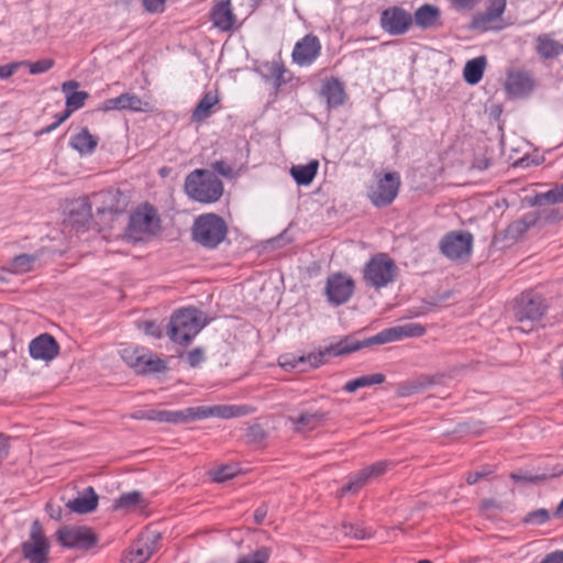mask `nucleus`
Wrapping results in <instances>:
<instances>
[{
  "label": "nucleus",
  "instance_id": "nucleus-1",
  "mask_svg": "<svg viewBox=\"0 0 563 563\" xmlns=\"http://www.w3.org/2000/svg\"><path fill=\"white\" fill-rule=\"evenodd\" d=\"M426 331V328L420 323H407L385 329L363 341L349 335L341 339L339 342L327 346L325 349L329 356H341L374 344H385L399 341L404 338H419L422 336Z\"/></svg>",
  "mask_w": 563,
  "mask_h": 563
},
{
  "label": "nucleus",
  "instance_id": "nucleus-2",
  "mask_svg": "<svg viewBox=\"0 0 563 563\" xmlns=\"http://www.w3.org/2000/svg\"><path fill=\"white\" fill-rule=\"evenodd\" d=\"M184 188L189 198L201 203L216 202L223 194L222 181L208 169H195L189 173Z\"/></svg>",
  "mask_w": 563,
  "mask_h": 563
},
{
  "label": "nucleus",
  "instance_id": "nucleus-3",
  "mask_svg": "<svg viewBox=\"0 0 563 563\" xmlns=\"http://www.w3.org/2000/svg\"><path fill=\"white\" fill-rule=\"evenodd\" d=\"M207 320L203 313L192 307L179 309L169 320L168 335L178 344H188L205 327Z\"/></svg>",
  "mask_w": 563,
  "mask_h": 563
},
{
  "label": "nucleus",
  "instance_id": "nucleus-4",
  "mask_svg": "<svg viewBox=\"0 0 563 563\" xmlns=\"http://www.w3.org/2000/svg\"><path fill=\"white\" fill-rule=\"evenodd\" d=\"M399 275L396 262L387 253L373 255L362 269L365 285L375 290L386 288L394 284Z\"/></svg>",
  "mask_w": 563,
  "mask_h": 563
},
{
  "label": "nucleus",
  "instance_id": "nucleus-5",
  "mask_svg": "<svg viewBox=\"0 0 563 563\" xmlns=\"http://www.w3.org/2000/svg\"><path fill=\"white\" fill-rule=\"evenodd\" d=\"M228 234L225 221L216 213L199 216L191 228L192 240L203 247L216 249Z\"/></svg>",
  "mask_w": 563,
  "mask_h": 563
},
{
  "label": "nucleus",
  "instance_id": "nucleus-6",
  "mask_svg": "<svg viewBox=\"0 0 563 563\" xmlns=\"http://www.w3.org/2000/svg\"><path fill=\"white\" fill-rule=\"evenodd\" d=\"M548 306L539 294L533 291L522 292L514 306V316L520 323L516 329L529 333L533 330L534 322L539 321L545 313Z\"/></svg>",
  "mask_w": 563,
  "mask_h": 563
},
{
  "label": "nucleus",
  "instance_id": "nucleus-7",
  "mask_svg": "<svg viewBox=\"0 0 563 563\" xmlns=\"http://www.w3.org/2000/svg\"><path fill=\"white\" fill-rule=\"evenodd\" d=\"M400 185L401 179L397 172H376L374 181L367 189V197L377 208L390 206L398 196Z\"/></svg>",
  "mask_w": 563,
  "mask_h": 563
},
{
  "label": "nucleus",
  "instance_id": "nucleus-8",
  "mask_svg": "<svg viewBox=\"0 0 563 563\" xmlns=\"http://www.w3.org/2000/svg\"><path fill=\"white\" fill-rule=\"evenodd\" d=\"M122 360L136 373H159L166 369L163 360L154 356L148 350L139 346L126 345L120 351Z\"/></svg>",
  "mask_w": 563,
  "mask_h": 563
},
{
  "label": "nucleus",
  "instance_id": "nucleus-9",
  "mask_svg": "<svg viewBox=\"0 0 563 563\" xmlns=\"http://www.w3.org/2000/svg\"><path fill=\"white\" fill-rule=\"evenodd\" d=\"M90 200L95 207L97 216H114L125 211L129 205L128 196L120 189H106L92 194Z\"/></svg>",
  "mask_w": 563,
  "mask_h": 563
},
{
  "label": "nucleus",
  "instance_id": "nucleus-10",
  "mask_svg": "<svg viewBox=\"0 0 563 563\" xmlns=\"http://www.w3.org/2000/svg\"><path fill=\"white\" fill-rule=\"evenodd\" d=\"M22 552L31 563H48L49 542L38 520L33 521L30 538L22 544Z\"/></svg>",
  "mask_w": 563,
  "mask_h": 563
},
{
  "label": "nucleus",
  "instance_id": "nucleus-11",
  "mask_svg": "<svg viewBox=\"0 0 563 563\" xmlns=\"http://www.w3.org/2000/svg\"><path fill=\"white\" fill-rule=\"evenodd\" d=\"M79 82L76 80H68L62 84V91L66 95V109L57 117V120L41 130V134L49 133L66 121L70 114L82 108L86 100L89 98L87 91H78Z\"/></svg>",
  "mask_w": 563,
  "mask_h": 563
},
{
  "label": "nucleus",
  "instance_id": "nucleus-12",
  "mask_svg": "<svg viewBox=\"0 0 563 563\" xmlns=\"http://www.w3.org/2000/svg\"><path fill=\"white\" fill-rule=\"evenodd\" d=\"M473 249V235L468 231L446 233L440 241L442 254L450 260L468 257Z\"/></svg>",
  "mask_w": 563,
  "mask_h": 563
},
{
  "label": "nucleus",
  "instance_id": "nucleus-13",
  "mask_svg": "<svg viewBox=\"0 0 563 563\" xmlns=\"http://www.w3.org/2000/svg\"><path fill=\"white\" fill-rule=\"evenodd\" d=\"M56 534L58 542L69 549L87 551L98 542L96 533L88 527H64Z\"/></svg>",
  "mask_w": 563,
  "mask_h": 563
},
{
  "label": "nucleus",
  "instance_id": "nucleus-14",
  "mask_svg": "<svg viewBox=\"0 0 563 563\" xmlns=\"http://www.w3.org/2000/svg\"><path fill=\"white\" fill-rule=\"evenodd\" d=\"M379 24L389 35H404L413 24L412 14L401 7H389L382 11Z\"/></svg>",
  "mask_w": 563,
  "mask_h": 563
},
{
  "label": "nucleus",
  "instance_id": "nucleus-15",
  "mask_svg": "<svg viewBox=\"0 0 563 563\" xmlns=\"http://www.w3.org/2000/svg\"><path fill=\"white\" fill-rule=\"evenodd\" d=\"M321 42L317 35L307 34L300 38L294 46L291 53L292 63L307 67L312 65L321 55Z\"/></svg>",
  "mask_w": 563,
  "mask_h": 563
},
{
  "label": "nucleus",
  "instance_id": "nucleus-16",
  "mask_svg": "<svg viewBox=\"0 0 563 563\" xmlns=\"http://www.w3.org/2000/svg\"><path fill=\"white\" fill-rule=\"evenodd\" d=\"M354 280L344 274L338 273L328 277L325 294L328 300L340 306L345 303L353 295Z\"/></svg>",
  "mask_w": 563,
  "mask_h": 563
},
{
  "label": "nucleus",
  "instance_id": "nucleus-17",
  "mask_svg": "<svg viewBox=\"0 0 563 563\" xmlns=\"http://www.w3.org/2000/svg\"><path fill=\"white\" fill-rule=\"evenodd\" d=\"M100 109L102 111L129 110L133 112H147L152 109L151 103L141 99L135 93H122L115 98L104 100Z\"/></svg>",
  "mask_w": 563,
  "mask_h": 563
},
{
  "label": "nucleus",
  "instance_id": "nucleus-18",
  "mask_svg": "<svg viewBox=\"0 0 563 563\" xmlns=\"http://www.w3.org/2000/svg\"><path fill=\"white\" fill-rule=\"evenodd\" d=\"M159 534L143 536L123 552L121 563H145L154 553Z\"/></svg>",
  "mask_w": 563,
  "mask_h": 563
},
{
  "label": "nucleus",
  "instance_id": "nucleus-19",
  "mask_svg": "<svg viewBox=\"0 0 563 563\" xmlns=\"http://www.w3.org/2000/svg\"><path fill=\"white\" fill-rule=\"evenodd\" d=\"M485 12L474 15L471 26L482 32L494 29V23L499 21L505 12L507 0H487Z\"/></svg>",
  "mask_w": 563,
  "mask_h": 563
},
{
  "label": "nucleus",
  "instance_id": "nucleus-20",
  "mask_svg": "<svg viewBox=\"0 0 563 563\" xmlns=\"http://www.w3.org/2000/svg\"><path fill=\"white\" fill-rule=\"evenodd\" d=\"M159 225V219L155 209L145 206L136 210L130 219V231L136 234L154 233Z\"/></svg>",
  "mask_w": 563,
  "mask_h": 563
},
{
  "label": "nucleus",
  "instance_id": "nucleus-21",
  "mask_svg": "<svg viewBox=\"0 0 563 563\" xmlns=\"http://www.w3.org/2000/svg\"><path fill=\"white\" fill-rule=\"evenodd\" d=\"M29 352L34 360L48 362L58 355L59 345L53 335L44 333L31 341Z\"/></svg>",
  "mask_w": 563,
  "mask_h": 563
},
{
  "label": "nucleus",
  "instance_id": "nucleus-22",
  "mask_svg": "<svg viewBox=\"0 0 563 563\" xmlns=\"http://www.w3.org/2000/svg\"><path fill=\"white\" fill-rule=\"evenodd\" d=\"M534 51L542 60H553L563 55V43L549 33H542L534 38Z\"/></svg>",
  "mask_w": 563,
  "mask_h": 563
},
{
  "label": "nucleus",
  "instance_id": "nucleus-23",
  "mask_svg": "<svg viewBox=\"0 0 563 563\" xmlns=\"http://www.w3.org/2000/svg\"><path fill=\"white\" fill-rule=\"evenodd\" d=\"M413 23L422 29H435L442 25L440 9L430 3L420 5L412 15Z\"/></svg>",
  "mask_w": 563,
  "mask_h": 563
},
{
  "label": "nucleus",
  "instance_id": "nucleus-24",
  "mask_svg": "<svg viewBox=\"0 0 563 563\" xmlns=\"http://www.w3.org/2000/svg\"><path fill=\"white\" fill-rule=\"evenodd\" d=\"M253 410L249 406L236 405H216V406H200L201 419L209 417H218L222 419H230L242 417L251 413Z\"/></svg>",
  "mask_w": 563,
  "mask_h": 563
},
{
  "label": "nucleus",
  "instance_id": "nucleus-25",
  "mask_svg": "<svg viewBox=\"0 0 563 563\" xmlns=\"http://www.w3.org/2000/svg\"><path fill=\"white\" fill-rule=\"evenodd\" d=\"M325 419L327 413L322 411H305L298 416L288 417V420L296 432L312 431L320 427Z\"/></svg>",
  "mask_w": 563,
  "mask_h": 563
},
{
  "label": "nucleus",
  "instance_id": "nucleus-26",
  "mask_svg": "<svg viewBox=\"0 0 563 563\" xmlns=\"http://www.w3.org/2000/svg\"><path fill=\"white\" fill-rule=\"evenodd\" d=\"M210 19L217 29L221 31L232 30L235 23V15L230 0L218 2L210 12Z\"/></svg>",
  "mask_w": 563,
  "mask_h": 563
},
{
  "label": "nucleus",
  "instance_id": "nucleus-27",
  "mask_svg": "<svg viewBox=\"0 0 563 563\" xmlns=\"http://www.w3.org/2000/svg\"><path fill=\"white\" fill-rule=\"evenodd\" d=\"M505 87L509 95L521 97L532 90L533 79L526 71H511L507 76Z\"/></svg>",
  "mask_w": 563,
  "mask_h": 563
},
{
  "label": "nucleus",
  "instance_id": "nucleus-28",
  "mask_svg": "<svg viewBox=\"0 0 563 563\" xmlns=\"http://www.w3.org/2000/svg\"><path fill=\"white\" fill-rule=\"evenodd\" d=\"M321 96L325 99L329 108L341 107L346 98L343 82L334 77L327 79L321 87Z\"/></svg>",
  "mask_w": 563,
  "mask_h": 563
},
{
  "label": "nucleus",
  "instance_id": "nucleus-29",
  "mask_svg": "<svg viewBox=\"0 0 563 563\" xmlns=\"http://www.w3.org/2000/svg\"><path fill=\"white\" fill-rule=\"evenodd\" d=\"M325 356H329L327 349L317 353H309L308 355L294 357V363H284V368L286 371L298 369L299 372H306L322 365Z\"/></svg>",
  "mask_w": 563,
  "mask_h": 563
},
{
  "label": "nucleus",
  "instance_id": "nucleus-30",
  "mask_svg": "<svg viewBox=\"0 0 563 563\" xmlns=\"http://www.w3.org/2000/svg\"><path fill=\"white\" fill-rule=\"evenodd\" d=\"M93 205L89 197L78 198L70 210V220L74 225L86 227L92 218Z\"/></svg>",
  "mask_w": 563,
  "mask_h": 563
},
{
  "label": "nucleus",
  "instance_id": "nucleus-31",
  "mask_svg": "<svg viewBox=\"0 0 563 563\" xmlns=\"http://www.w3.org/2000/svg\"><path fill=\"white\" fill-rule=\"evenodd\" d=\"M69 145L81 155H89L96 150L98 137L92 135L87 128H81L78 133L71 136Z\"/></svg>",
  "mask_w": 563,
  "mask_h": 563
},
{
  "label": "nucleus",
  "instance_id": "nucleus-32",
  "mask_svg": "<svg viewBox=\"0 0 563 563\" xmlns=\"http://www.w3.org/2000/svg\"><path fill=\"white\" fill-rule=\"evenodd\" d=\"M67 508L77 514H88L93 511L98 506V495L92 487H88L81 496L69 500Z\"/></svg>",
  "mask_w": 563,
  "mask_h": 563
},
{
  "label": "nucleus",
  "instance_id": "nucleus-33",
  "mask_svg": "<svg viewBox=\"0 0 563 563\" xmlns=\"http://www.w3.org/2000/svg\"><path fill=\"white\" fill-rule=\"evenodd\" d=\"M220 98L218 91L206 92L195 107L191 120L195 122H203L211 115V109L219 103Z\"/></svg>",
  "mask_w": 563,
  "mask_h": 563
},
{
  "label": "nucleus",
  "instance_id": "nucleus-34",
  "mask_svg": "<svg viewBox=\"0 0 563 563\" xmlns=\"http://www.w3.org/2000/svg\"><path fill=\"white\" fill-rule=\"evenodd\" d=\"M319 168L317 159L310 161L306 165H295L290 168V174L298 185L307 186L312 183Z\"/></svg>",
  "mask_w": 563,
  "mask_h": 563
},
{
  "label": "nucleus",
  "instance_id": "nucleus-35",
  "mask_svg": "<svg viewBox=\"0 0 563 563\" xmlns=\"http://www.w3.org/2000/svg\"><path fill=\"white\" fill-rule=\"evenodd\" d=\"M37 256L30 254H20L13 257L4 267V269L12 274H25L33 269Z\"/></svg>",
  "mask_w": 563,
  "mask_h": 563
},
{
  "label": "nucleus",
  "instance_id": "nucleus-36",
  "mask_svg": "<svg viewBox=\"0 0 563 563\" xmlns=\"http://www.w3.org/2000/svg\"><path fill=\"white\" fill-rule=\"evenodd\" d=\"M485 66L486 58L484 56L468 60L463 73L465 81L471 85L477 84L483 77Z\"/></svg>",
  "mask_w": 563,
  "mask_h": 563
},
{
  "label": "nucleus",
  "instance_id": "nucleus-37",
  "mask_svg": "<svg viewBox=\"0 0 563 563\" xmlns=\"http://www.w3.org/2000/svg\"><path fill=\"white\" fill-rule=\"evenodd\" d=\"M146 503L143 495L140 492H130L122 494L114 503L115 509H123L126 511L134 510L136 508H143Z\"/></svg>",
  "mask_w": 563,
  "mask_h": 563
},
{
  "label": "nucleus",
  "instance_id": "nucleus-38",
  "mask_svg": "<svg viewBox=\"0 0 563 563\" xmlns=\"http://www.w3.org/2000/svg\"><path fill=\"white\" fill-rule=\"evenodd\" d=\"M385 382V375L382 373H375L371 375L360 376L355 379L349 380L343 389L347 393H354L358 388L368 387L372 385H378Z\"/></svg>",
  "mask_w": 563,
  "mask_h": 563
},
{
  "label": "nucleus",
  "instance_id": "nucleus-39",
  "mask_svg": "<svg viewBox=\"0 0 563 563\" xmlns=\"http://www.w3.org/2000/svg\"><path fill=\"white\" fill-rule=\"evenodd\" d=\"M201 420L200 406L189 407L183 410H169V423L180 424Z\"/></svg>",
  "mask_w": 563,
  "mask_h": 563
},
{
  "label": "nucleus",
  "instance_id": "nucleus-40",
  "mask_svg": "<svg viewBox=\"0 0 563 563\" xmlns=\"http://www.w3.org/2000/svg\"><path fill=\"white\" fill-rule=\"evenodd\" d=\"M369 481H371L369 476L367 475L366 471L363 468L350 477L349 483L341 488L339 495L343 496L344 494H347V493L355 494L361 488H363Z\"/></svg>",
  "mask_w": 563,
  "mask_h": 563
},
{
  "label": "nucleus",
  "instance_id": "nucleus-41",
  "mask_svg": "<svg viewBox=\"0 0 563 563\" xmlns=\"http://www.w3.org/2000/svg\"><path fill=\"white\" fill-rule=\"evenodd\" d=\"M533 223H534V220L529 219L527 217L516 220L507 227L505 235L508 239L518 240L529 230V228Z\"/></svg>",
  "mask_w": 563,
  "mask_h": 563
},
{
  "label": "nucleus",
  "instance_id": "nucleus-42",
  "mask_svg": "<svg viewBox=\"0 0 563 563\" xmlns=\"http://www.w3.org/2000/svg\"><path fill=\"white\" fill-rule=\"evenodd\" d=\"M15 63L21 64V67H27L31 75L44 74L51 70L55 65V62L52 58H43L36 62L22 60Z\"/></svg>",
  "mask_w": 563,
  "mask_h": 563
},
{
  "label": "nucleus",
  "instance_id": "nucleus-43",
  "mask_svg": "<svg viewBox=\"0 0 563 563\" xmlns=\"http://www.w3.org/2000/svg\"><path fill=\"white\" fill-rule=\"evenodd\" d=\"M560 203L563 202V183L555 186L547 192L540 194L536 197V203Z\"/></svg>",
  "mask_w": 563,
  "mask_h": 563
},
{
  "label": "nucleus",
  "instance_id": "nucleus-44",
  "mask_svg": "<svg viewBox=\"0 0 563 563\" xmlns=\"http://www.w3.org/2000/svg\"><path fill=\"white\" fill-rule=\"evenodd\" d=\"M271 551L266 547H262L249 555H244L236 563H267Z\"/></svg>",
  "mask_w": 563,
  "mask_h": 563
},
{
  "label": "nucleus",
  "instance_id": "nucleus-45",
  "mask_svg": "<svg viewBox=\"0 0 563 563\" xmlns=\"http://www.w3.org/2000/svg\"><path fill=\"white\" fill-rule=\"evenodd\" d=\"M238 471L234 466L231 465H222L221 467L214 470L211 473L212 479L218 483L225 482L228 479L233 478L236 475Z\"/></svg>",
  "mask_w": 563,
  "mask_h": 563
},
{
  "label": "nucleus",
  "instance_id": "nucleus-46",
  "mask_svg": "<svg viewBox=\"0 0 563 563\" xmlns=\"http://www.w3.org/2000/svg\"><path fill=\"white\" fill-rule=\"evenodd\" d=\"M390 466L388 461H378L367 467H364L371 481L385 474Z\"/></svg>",
  "mask_w": 563,
  "mask_h": 563
},
{
  "label": "nucleus",
  "instance_id": "nucleus-47",
  "mask_svg": "<svg viewBox=\"0 0 563 563\" xmlns=\"http://www.w3.org/2000/svg\"><path fill=\"white\" fill-rule=\"evenodd\" d=\"M139 329L152 338L159 339L162 336V329L155 321L139 322Z\"/></svg>",
  "mask_w": 563,
  "mask_h": 563
},
{
  "label": "nucleus",
  "instance_id": "nucleus-48",
  "mask_svg": "<svg viewBox=\"0 0 563 563\" xmlns=\"http://www.w3.org/2000/svg\"><path fill=\"white\" fill-rule=\"evenodd\" d=\"M550 515L549 511L545 509H538L534 511L529 512L526 518L525 522L532 523V525H541L549 520Z\"/></svg>",
  "mask_w": 563,
  "mask_h": 563
},
{
  "label": "nucleus",
  "instance_id": "nucleus-49",
  "mask_svg": "<svg viewBox=\"0 0 563 563\" xmlns=\"http://www.w3.org/2000/svg\"><path fill=\"white\" fill-rule=\"evenodd\" d=\"M247 440L253 443H260L266 438V432L261 424H253L247 429Z\"/></svg>",
  "mask_w": 563,
  "mask_h": 563
},
{
  "label": "nucleus",
  "instance_id": "nucleus-50",
  "mask_svg": "<svg viewBox=\"0 0 563 563\" xmlns=\"http://www.w3.org/2000/svg\"><path fill=\"white\" fill-rule=\"evenodd\" d=\"M286 68L280 63H274L271 68V75L274 78L275 86L279 88L286 82L285 79Z\"/></svg>",
  "mask_w": 563,
  "mask_h": 563
},
{
  "label": "nucleus",
  "instance_id": "nucleus-51",
  "mask_svg": "<svg viewBox=\"0 0 563 563\" xmlns=\"http://www.w3.org/2000/svg\"><path fill=\"white\" fill-rule=\"evenodd\" d=\"M343 533L347 537H352L357 540H363L369 538V533H367L364 529L360 527H355L353 525H343L342 526Z\"/></svg>",
  "mask_w": 563,
  "mask_h": 563
},
{
  "label": "nucleus",
  "instance_id": "nucleus-52",
  "mask_svg": "<svg viewBox=\"0 0 563 563\" xmlns=\"http://www.w3.org/2000/svg\"><path fill=\"white\" fill-rule=\"evenodd\" d=\"M186 358H187L188 364L191 367H197L205 361L203 350L200 347H196V349L191 350L190 352H188Z\"/></svg>",
  "mask_w": 563,
  "mask_h": 563
},
{
  "label": "nucleus",
  "instance_id": "nucleus-53",
  "mask_svg": "<svg viewBox=\"0 0 563 563\" xmlns=\"http://www.w3.org/2000/svg\"><path fill=\"white\" fill-rule=\"evenodd\" d=\"M212 169L225 178H232L234 176L233 168L224 161L214 162Z\"/></svg>",
  "mask_w": 563,
  "mask_h": 563
},
{
  "label": "nucleus",
  "instance_id": "nucleus-54",
  "mask_svg": "<svg viewBox=\"0 0 563 563\" xmlns=\"http://www.w3.org/2000/svg\"><path fill=\"white\" fill-rule=\"evenodd\" d=\"M166 0H143V5L151 13H158L164 10Z\"/></svg>",
  "mask_w": 563,
  "mask_h": 563
},
{
  "label": "nucleus",
  "instance_id": "nucleus-55",
  "mask_svg": "<svg viewBox=\"0 0 563 563\" xmlns=\"http://www.w3.org/2000/svg\"><path fill=\"white\" fill-rule=\"evenodd\" d=\"M20 67L21 64H16L15 62L7 65H0V79H7L11 77Z\"/></svg>",
  "mask_w": 563,
  "mask_h": 563
},
{
  "label": "nucleus",
  "instance_id": "nucleus-56",
  "mask_svg": "<svg viewBox=\"0 0 563 563\" xmlns=\"http://www.w3.org/2000/svg\"><path fill=\"white\" fill-rule=\"evenodd\" d=\"M510 478L515 482H522V483H536L544 478V476H532V475H526L520 473H511Z\"/></svg>",
  "mask_w": 563,
  "mask_h": 563
},
{
  "label": "nucleus",
  "instance_id": "nucleus-57",
  "mask_svg": "<svg viewBox=\"0 0 563 563\" xmlns=\"http://www.w3.org/2000/svg\"><path fill=\"white\" fill-rule=\"evenodd\" d=\"M492 471L490 470H485V471H481V472H472V473H468L467 476H466V483L468 485H474L475 483H477L481 478H484L485 476H487L488 474H490Z\"/></svg>",
  "mask_w": 563,
  "mask_h": 563
},
{
  "label": "nucleus",
  "instance_id": "nucleus-58",
  "mask_svg": "<svg viewBox=\"0 0 563 563\" xmlns=\"http://www.w3.org/2000/svg\"><path fill=\"white\" fill-rule=\"evenodd\" d=\"M541 563H563V551H555L545 555Z\"/></svg>",
  "mask_w": 563,
  "mask_h": 563
},
{
  "label": "nucleus",
  "instance_id": "nucleus-59",
  "mask_svg": "<svg viewBox=\"0 0 563 563\" xmlns=\"http://www.w3.org/2000/svg\"><path fill=\"white\" fill-rule=\"evenodd\" d=\"M454 8L459 10H470L474 7L476 0H450Z\"/></svg>",
  "mask_w": 563,
  "mask_h": 563
},
{
  "label": "nucleus",
  "instance_id": "nucleus-60",
  "mask_svg": "<svg viewBox=\"0 0 563 563\" xmlns=\"http://www.w3.org/2000/svg\"><path fill=\"white\" fill-rule=\"evenodd\" d=\"M154 421L169 423V410H155Z\"/></svg>",
  "mask_w": 563,
  "mask_h": 563
},
{
  "label": "nucleus",
  "instance_id": "nucleus-61",
  "mask_svg": "<svg viewBox=\"0 0 563 563\" xmlns=\"http://www.w3.org/2000/svg\"><path fill=\"white\" fill-rule=\"evenodd\" d=\"M266 515H267V510H266L265 507L257 508L255 510V512H254V520H255V522L257 525H261L264 521Z\"/></svg>",
  "mask_w": 563,
  "mask_h": 563
},
{
  "label": "nucleus",
  "instance_id": "nucleus-62",
  "mask_svg": "<svg viewBox=\"0 0 563 563\" xmlns=\"http://www.w3.org/2000/svg\"><path fill=\"white\" fill-rule=\"evenodd\" d=\"M9 450L8 438L0 434V459L7 456Z\"/></svg>",
  "mask_w": 563,
  "mask_h": 563
},
{
  "label": "nucleus",
  "instance_id": "nucleus-63",
  "mask_svg": "<svg viewBox=\"0 0 563 563\" xmlns=\"http://www.w3.org/2000/svg\"><path fill=\"white\" fill-rule=\"evenodd\" d=\"M146 410H137L131 413V418L134 420H145Z\"/></svg>",
  "mask_w": 563,
  "mask_h": 563
},
{
  "label": "nucleus",
  "instance_id": "nucleus-64",
  "mask_svg": "<svg viewBox=\"0 0 563 563\" xmlns=\"http://www.w3.org/2000/svg\"><path fill=\"white\" fill-rule=\"evenodd\" d=\"M482 506H483V508L488 509V508L495 507V506H496V504H495V501H494V500H492V499H486V500H484V501L482 503Z\"/></svg>",
  "mask_w": 563,
  "mask_h": 563
}]
</instances>
